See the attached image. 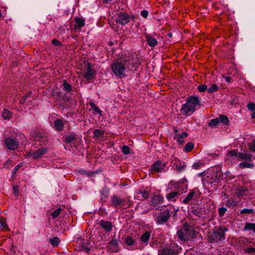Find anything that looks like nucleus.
Wrapping results in <instances>:
<instances>
[{
	"instance_id": "nucleus-1",
	"label": "nucleus",
	"mask_w": 255,
	"mask_h": 255,
	"mask_svg": "<svg viewBox=\"0 0 255 255\" xmlns=\"http://www.w3.org/2000/svg\"><path fill=\"white\" fill-rule=\"evenodd\" d=\"M111 68L114 74L118 78L126 76L128 71L132 70L134 67V59L128 54L115 60L111 65Z\"/></svg>"
},
{
	"instance_id": "nucleus-2",
	"label": "nucleus",
	"mask_w": 255,
	"mask_h": 255,
	"mask_svg": "<svg viewBox=\"0 0 255 255\" xmlns=\"http://www.w3.org/2000/svg\"><path fill=\"white\" fill-rule=\"evenodd\" d=\"M227 231V228L224 226L219 227H216L208 232L207 235L208 241L212 243H222L225 240V233Z\"/></svg>"
},
{
	"instance_id": "nucleus-3",
	"label": "nucleus",
	"mask_w": 255,
	"mask_h": 255,
	"mask_svg": "<svg viewBox=\"0 0 255 255\" xmlns=\"http://www.w3.org/2000/svg\"><path fill=\"white\" fill-rule=\"evenodd\" d=\"M200 100L196 96H190L186 100L185 104H183L180 110L181 113L184 116H190L196 110L197 106L200 107Z\"/></svg>"
},
{
	"instance_id": "nucleus-4",
	"label": "nucleus",
	"mask_w": 255,
	"mask_h": 255,
	"mask_svg": "<svg viewBox=\"0 0 255 255\" xmlns=\"http://www.w3.org/2000/svg\"><path fill=\"white\" fill-rule=\"evenodd\" d=\"M197 232L195 231L192 226L185 223L182 230L177 232L178 238L182 241H186L190 239L196 237Z\"/></svg>"
},
{
	"instance_id": "nucleus-5",
	"label": "nucleus",
	"mask_w": 255,
	"mask_h": 255,
	"mask_svg": "<svg viewBox=\"0 0 255 255\" xmlns=\"http://www.w3.org/2000/svg\"><path fill=\"white\" fill-rule=\"evenodd\" d=\"M170 211L168 209L161 212L155 218L156 223L158 225H162L167 222L170 217Z\"/></svg>"
},
{
	"instance_id": "nucleus-6",
	"label": "nucleus",
	"mask_w": 255,
	"mask_h": 255,
	"mask_svg": "<svg viewBox=\"0 0 255 255\" xmlns=\"http://www.w3.org/2000/svg\"><path fill=\"white\" fill-rule=\"evenodd\" d=\"M199 197V191L197 189H194L191 191L189 192L187 196L183 200V203L184 204H189L192 200H194Z\"/></svg>"
},
{
	"instance_id": "nucleus-7",
	"label": "nucleus",
	"mask_w": 255,
	"mask_h": 255,
	"mask_svg": "<svg viewBox=\"0 0 255 255\" xmlns=\"http://www.w3.org/2000/svg\"><path fill=\"white\" fill-rule=\"evenodd\" d=\"M110 202L111 206L114 207L123 206L127 205L125 199L121 198L119 196L115 195L111 197Z\"/></svg>"
},
{
	"instance_id": "nucleus-8",
	"label": "nucleus",
	"mask_w": 255,
	"mask_h": 255,
	"mask_svg": "<svg viewBox=\"0 0 255 255\" xmlns=\"http://www.w3.org/2000/svg\"><path fill=\"white\" fill-rule=\"evenodd\" d=\"M5 144L9 150H14L18 148L19 142L16 139L10 137L5 139Z\"/></svg>"
},
{
	"instance_id": "nucleus-9",
	"label": "nucleus",
	"mask_w": 255,
	"mask_h": 255,
	"mask_svg": "<svg viewBox=\"0 0 255 255\" xmlns=\"http://www.w3.org/2000/svg\"><path fill=\"white\" fill-rule=\"evenodd\" d=\"M191 213L198 217L207 218L205 208L200 206H196L193 207L191 210Z\"/></svg>"
},
{
	"instance_id": "nucleus-10",
	"label": "nucleus",
	"mask_w": 255,
	"mask_h": 255,
	"mask_svg": "<svg viewBox=\"0 0 255 255\" xmlns=\"http://www.w3.org/2000/svg\"><path fill=\"white\" fill-rule=\"evenodd\" d=\"M47 151L46 148H39L35 151H31L28 153L29 156H31L34 159H38L44 155Z\"/></svg>"
},
{
	"instance_id": "nucleus-11",
	"label": "nucleus",
	"mask_w": 255,
	"mask_h": 255,
	"mask_svg": "<svg viewBox=\"0 0 255 255\" xmlns=\"http://www.w3.org/2000/svg\"><path fill=\"white\" fill-rule=\"evenodd\" d=\"M165 166V162L157 160L152 165L150 170L156 172H160L163 170Z\"/></svg>"
},
{
	"instance_id": "nucleus-12",
	"label": "nucleus",
	"mask_w": 255,
	"mask_h": 255,
	"mask_svg": "<svg viewBox=\"0 0 255 255\" xmlns=\"http://www.w3.org/2000/svg\"><path fill=\"white\" fill-rule=\"evenodd\" d=\"M160 255H177V251L173 248H164L159 251Z\"/></svg>"
},
{
	"instance_id": "nucleus-13",
	"label": "nucleus",
	"mask_w": 255,
	"mask_h": 255,
	"mask_svg": "<svg viewBox=\"0 0 255 255\" xmlns=\"http://www.w3.org/2000/svg\"><path fill=\"white\" fill-rule=\"evenodd\" d=\"M236 195L238 198H243L248 195L249 192L245 187H239L236 189Z\"/></svg>"
},
{
	"instance_id": "nucleus-14",
	"label": "nucleus",
	"mask_w": 255,
	"mask_h": 255,
	"mask_svg": "<svg viewBox=\"0 0 255 255\" xmlns=\"http://www.w3.org/2000/svg\"><path fill=\"white\" fill-rule=\"evenodd\" d=\"M85 25V20L81 17H76L75 18L74 28L81 30V28Z\"/></svg>"
},
{
	"instance_id": "nucleus-15",
	"label": "nucleus",
	"mask_w": 255,
	"mask_h": 255,
	"mask_svg": "<svg viewBox=\"0 0 255 255\" xmlns=\"http://www.w3.org/2000/svg\"><path fill=\"white\" fill-rule=\"evenodd\" d=\"M100 225L107 232H110L112 230L113 225L111 222L105 221L101 220L100 223Z\"/></svg>"
},
{
	"instance_id": "nucleus-16",
	"label": "nucleus",
	"mask_w": 255,
	"mask_h": 255,
	"mask_svg": "<svg viewBox=\"0 0 255 255\" xmlns=\"http://www.w3.org/2000/svg\"><path fill=\"white\" fill-rule=\"evenodd\" d=\"M180 195V193L178 191H171L166 194V197L169 201L175 202L176 201Z\"/></svg>"
},
{
	"instance_id": "nucleus-17",
	"label": "nucleus",
	"mask_w": 255,
	"mask_h": 255,
	"mask_svg": "<svg viewBox=\"0 0 255 255\" xmlns=\"http://www.w3.org/2000/svg\"><path fill=\"white\" fill-rule=\"evenodd\" d=\"M115 19H113V17L111 18L110 22L116 21V23H120L121 24H125L129 21L130 17H116Z\"/></svg>"
},
{
	"instance_id": "nucleus-18",
	"label": "nucleus",
	"mask_w": 255,
	"mask_h": 255,
	"mask_svg": "<svg viewBox=\"0 0 255 255\" xmlns=\"http://www.w3.org/2000/svg\"><path fill=\"white\" fill-rule=\"evenodd\" d=\"M255 158L251 153L239 152V158L241 160H244L246 162H250L251 161L252 158L254 159Z\"/></svg>"
},
{
	"instance_id": "nucleus-19",
	"label": "nucleus",
	"mask_w": 255,
	"mask_h": 255,
	"mask_svg": "<svg viewBox=\"0 0 255 255\" xmlns=\"http://www.w3.org/2000/svg\"><path fill=\"white\" fill-rule=\"evenodd\" d=\"M95 73L91 68V66L88 64V67L87 68L86 72L84 75V77L86 78L87 80H90L94 78V75Z\"/></svg>"
},
{
	"instance_id": "nucleus-20",
	"label": "nucleus",
	"mask_w": 255,
	"mask_h": 255,
	"mask_svg": "<svg viewBox=\"0 0 255 255\" xmlns=\"http://www.w3.org/2000/svg\"><path fill=\"white\" fill-rule=\"evenodd\" d=\"M163 197L159 195L154 196L152 199L151 205L153 207H156L162 203Z\"/></svg>"
},
{
	"instance_id": "nucleus-21",
	"label": "nucleus",
	"mask_w": 255,
	"mask_h": 255,
	"mask_svg": "<svg viewBox=\"0 0 255 255\" xmlns=\"http://www.w3.org/2000/svg\"><path fill=\"white\" fill-rule=\"evenodd\" d=\"M239 153H238L235 150L228 151L227 153V157L229 160H233L239 158Z\"/></svg>"
},
{
	"instance_id": "nucleus-22",
	"label": "nucleus",
	"mask_w": 255,
	"mask_h": 255,
	"mask_svg": "<svg viewBox=\"0 0 255 255\" xmlns=\"http://www.w3.org/2000/svg\"><path fill=\"white\" fill-rule=\"evenodd\" d=\"M249 242V241L247 238L242 237L238 238L236 240V243L239 247L241 248L243 246H247Z\"/></svg>"
},
{
	"instance_id": "nucleus-23",
	"label": "nucleus",
	"mask_w": 255,
	"mask_h": 255,
	"mask_svg": "<svg viewBox=\"0 0 255 255\" xmlns=\"http://www.w3.org/2000/svg\"><path fill=\"white\" fill-rule=\"evenodd\" d=\"M150 235L151 232L149 231H146L140 236V239L142 243L147 245Z\"/></svg>"
},
{
	"instance_id": "nucleus-24",
	"label": "nucleus",
	"mask_w": 255,
	"mask_h": 255,
	"mask_svg": "<svg viewBox=\"0 0 255 255\" xmlns=\"http://www.w3.org/2000/svg\"><path fill=\"white\" fill-rule=\"evenodd\" d=\"M245 231H252L255 233V223H246L244 227Z\"/></svg>"
},
{
	"instance_id": "nucleus-25",
	"label": "nucleus",
	"mask_w": 255,
	"mask_h": 255,
	"mask_svg": "<svg viewBox=\"0 0 255 255\" xmlns=\"http://www.w3.org/2000/svg\"><path fill=\"white\" fill-rule=\"evenodd\" d=\"M54 126L56 129L59 131H61L63 130L64 127V123L61 120L57 119L54 122Z\"/></svg>"
},
{
	"instance_id": "nucleus-26",
	"label": "nucleus",
	"mask_w": 255,
	"mask_h": 255,
	"mask_svg": "<svg viewBox=\"0 0 255 255\" xmlns=\"http://www.w3.org/2000/svg\"><path fill=\"white\" fill-rule=\"evenodd\" d=\"M175 167H176V170L178 172H182L185 170L186 167V165L184 162L179 161V162L176 164Z\"/></svg>"
},
{
	"instance_id": "nucleus-27",
	"label": "nucleus",
	"mask_w": 255,
	"mask_h": 255,
	"mask_svg": "<svg viewBox=\"0 0 255 255\" xmlns=\"http://www.w3.org/2000/svg\"><path fill=\"white\" fill-rule=\"evenodd\" d=\"M146 39L148 44L151 47L155 46L157 44V40L154 38L150 36H146Z\"/></svg>"
},
{
	"instance_id": "nucleus-28",
	"label": "nucleus",
	"mask_w": 255,
	"mask_h": 255,
	"mask_svg": "<svg viewBox=\"0 0 255 255\" xmlns=\"http://www.w3.org/2000/svg\"><path fill=\"white\" fill-rule=\"evenodd\" d=\"M220 124L219 120L217 118L212 119L208 123V125L212 128H215Z\"/></svg>"
},
{
	"instance_id": "nucleus-29",
	"label": "nucleus",
	"mask_w": 255,
	"mask_h": 255,
	"mask_svg": "<svg viewBox=\"0 0 255 255\" xmlns=\"http://www.w3.org/2000/svg\"><path fill=\"white\" fill-rule=\"evenodd\" d=\"M104 130L100 129H97L94 131L93 136L94 138H100L104 136Z\"/></svg>"
},
{
	"instance_id": "nucleus-30",
	"label": "nucleus",
	"mask_w": 255,
	"mask_h": 255,
	"mask_svg": "<svg viewBox=\"0 0 255 255\" xmlns=\"http://www.w3.org/2000/svg\"><path fill=\"white\" fill-rule=\"evenodd\" d=\"M218 119L219 120V123H222L225 125H227L229 123V120L226 116L220 115Z\"/></svg>"
},
{
	"instance_id": "nucleus-31",
	"label": "nucleus",
	"mask_w": 255,
	"mask_h": 255,
	"mask_svg": "<svg viewBox=\"0 0 255 255\" xmlns=\"http://www.w3.org/2000/svg\"><path fill=\"white\" fill-rule=\"evenodd\" d=\"M89 105L91 107L92 109L94 110L95 112L98 114L101 115L102 114V111L100 110L99 108L93 102L90 101L89 102Z\"/></svg>"
},
{
	"instance_id": "nucleus-32",
	"label": "nucleus",
	"mask_w": 255,
	"mask_h": 255,
	"mask_svg": "<svg viewBox=\"0 0 255 255\" xmlns=\"http://www.w3.org/2000/svg\"><path fill=\"white\" fill-rule=\"evenodd\" d=\"M76 135L75 133H71L67 135L65 138V141L67 143H70L75 140Z\"/></svg>"
},
{
	"instance_id": "nucleus-33",
	"label": "nucleus",
	"mask_w": 255,
	"mask_h": 255,
	"mask_svg": "<svg viewBox=\"0 0 255 255\" xmlns=\"http://www.w3.org/2000/svg\"><path fill=\"white\" fill-rule=\"evenodd\" d=\"M2 117L4 120H9L11 117V113L7 109H3Z\"/></svg>"
},
{
	"instance_id": "nucleus-34",
	"label": "nucleus",
	"mask_w": 255,
	"mask_h": 255,
	"mask_svg": "<svg viewBox=\"0 0 255 255\" xmlns=\"http://www.w3.org/2000/svg\"><path fill=\"white\" fill-rule=\"evenodd\" d=\"M238 166L240 168L244 169L246 168H252L254 166V165L252 163L243 162L240 163Z\"/></svg>"
},
{
	"instance_id": "nucleus-35",
	"label": "nucleus",
	"mask_w": 255,
	"mask_h": 255,
	"mask_svg": "<svg viewBox=\"0 0 255 255\" xmlns=\"http://www.w3.org/2000/svg\"><path fill=\"white\" fill-rule=\"evenodd\" d=\"M0 230L4 231L8 230L7 225L4 218L0 219Z\"/></svg>"
},
{
	"instance_id": "nucleus-36",
	"label": "nucleus",
	"mask_w": 255,
	"mask_h": 255,
	"mask_svg": "<svg viewBox=\"0 0 255 255\" xmlns=\"http://www.w3.org/2000/svg\"><path fill=\"white\" fill-rule=\"evenodd\" d=\"M219 88V86L217 84H212L211 87L208 88V92L209 93H213L218 91Z\"/></svg>"
},
{
	"instance_id": "nucleus-37",
	"label": "nucleus",
	"mask_w": 255,
	"mask_h": 255,
	"mask_svg": "<svg viewBox=\"0 0 255 255\" xmlns=\"http://www.w3.org/2000/svg\"><path fill=\"white\" fill-rule=\"evenodd\" d=\"M194 147V144L191 142H188L186 143L184 147V151L186 152L191 151Z\"/></svg>"
},
{
	"instance_id": "nucleus-38",
	"label": "nucleus",
	"mask_w": 255,
	"mask_h": 255,
	"mask_svg": "<svg viewBox=\"0 0 255 255\" xmlns=\"http://www.w3.org/2000/svg\"><path fill=\"white\" fill-rule=\"evenodd\" d=\"M225 205L228 207H233L237 204L236 201L234 200H228L225 202Z\"/></svg>"
},
{
	"instance_id": "nucleus-39",
	"label": "nucleus",
	"mask_w": 255,
	"mask_h": 255,
	"mask_svg": "<svg viewBox=\"0 0 255 255\" xmlns=\"http://www.w3.org/2000/svg\"><path fill=\"white\" fill-rule=\"evenodd\" d=\"M125 242H126V243L128 246H131V245H134L135 242V241L134 240V239L131 237H128L126 239Z\"/></svg>"
},
{
	"instance_id": "nucleus-40",
	"label": "nucleus",
	"mask_w": 255,
	"mask_h": 255,
	"mask_svg": "<svg viewBox=\"0 0 255 255\" xmlns=\"http://www.w3.org/2000/svg\"><path fill=\"white\" fill-rule=\"evenodd\" d=\"M188 136V134L186 132L184 131L181 133V134H180L179 135H177V140L180 143H182V141L181 140V139L187 137Z\"/></svg>"
},
{
	"instance_id": "nucleus-41",
	"label": "nucleus",
	"mask_w": 255,
	"mask_h": 255,
	"mask_svg": "<svg viewBox=\"0 0 255 255\" xmlns=\"http://www.w3.org/2000/svg\"><path fill=\"white\" fill-rule=\"evenodd\" d=\"M245 252L251 255L255 254V245L254 247H248L245 249Z\"/></svg>"
},
{
	"instance_id": "nucleus-42",
	"label": "nucleus",
	"mask_w": 255,
	"mask_h": 255,
	"mask_svg": "<svg viewBox=\"0 0 255 255\" xmlns=\"http://www.w3.org/2000/svg\"><path fill=\"white\" fill-rule=\"evenodd\" d=\"M254 213L253 209H243L240 211L241 214H251Z\"/></svg>"
},
{
	"instance_id": "nucleus-43",
	"label": "nucleus",
	"mask_w": 255,
	"mask_h": 255,
	"mask_svg": "<svg viewBox=\"0 0 255 255\" xmlns=\"http://www.w3.org/2000/svg\"><path fill=\"white\" fill-rule=\"evenodd\" d=\"M59 242H60V240L57 237L53 238L50 240V243L52 244V245L53 246H54V247L57 246L59 244Z\"/></svg>"
},
{
	"instance_id": "nucleus-44",
	"label": "nucleus",
	"mask_w": 255,
	"mask_h": 255,
	"mask_svg": "<svg viewBox=\"0 0 255 255\" xmlns=\"http://www.w3.org/2000/svg\"><path fill=\"white\" fill-rule=\"evenodd\" d=\"M63 88L64 89L70 92L71 91L72 88L71 85H70L66 80L63 81Z\"/></svg>"
},
{
	"instance_id": "nucleus-45",
	"label": "nucleus",
	"mask_w": 255,
	"mask_h": 255,
	"mask_svg": "<svg viewBox=\"0 0 255 255\" xmlns=\"http://www.w3.org/2000/svg\"><path fill=\"white\" fill-rule=\"evenodd\" d=\"M227 209L225 207H221L218 209L219 215L220 217H223L227 212Z\"/></svg>"
},
{
	"instance_id": "nucleus-46",
	"label": "nucleus",
	"mask_w": 255,
	"mask_h": 255,
	"mask_svg": "<svg viewBox=\"0 0 255 255\" xmlns=\"http://www.w3.org/2000/svg\"><path fill=\"white\" fill-rule=\"evenodd\" d=\"M122 152L125 154H129V152H130V148L129 147L127 146V145H124L123 147H122Z\"/></svg>"
},
{
	"instance_id": "nucleus-47",
	"label": "nucleus",
	"mask_w": 255,
	"mask_h": 255,
	"mask_svg": "<svg viewBox=\"0 0 255 255\" xmlns=\"http://www.w3.org/2000/svg\"><path fill=\"white\" fill-rule=\"evenodd\" d=\"M61 209L60 208H58L57 210H55L54 212H53L51 214V216H52L53 218H56L59 216L61 212Z\"/></svg>"
},
{
	"instance_id": "nucleus-48",
	"label": "nucleus",
	"mask_w": 255,
	"mask_h": 255,
	"mask_svg": "<svg viewBox=\"0 0 255 255\" xmlns=\"http://www.w3.org/2000/svg\"><path fill=\"white\" fill-rule=\"evenodd\" d=\"M198 90L200 92H204L206 90H208V88L206 85L203 84V85L199 86L198 87Z\"/></svg>"
},
{
	"instance_id": "nucleus-49",
	"label": "nucleus",
	"mask_w": 255,
	"mask_h": 255,
	"mask_svg": "<svg viewBox=\"0 0 255 255\" xmlns=\"http://www.w3.org/2000/svg\"><path fill=\"white\" fill-rule=\"evenodd\" d=\"M248 109L252 112L255 111V104L254 103H250L247 105Z\"/></svg>"
},
{
	"instance_id": "nucleus-50",
	"label": "nucleus",
	"mask_w": 255,
	"mask_h": 255,
	"mask_svg": "<svg viewBox=\"0 0 255 255\" xmlns=\"http://www.w3.org/2000/svg\"><path fill=\"white\" fill-rule=\"evenodd\" d=\"M203 165V164L201 162H195L194 163L193 165H192V167L195 169H198L200 168V167L201 166Z\"/></svg>"
},
{
	"instance_id": "nucleus-51",
	"label": "nucleus",
	"mask_w": 255,
	"mask_h": 255,
	"mask_svg": "<svg viewBox=\"0 0 255 255\" xmlns=\"http://www.w3.org/2000/svg\"><path fill=\"white\" fill-rule=\"evenodd\" d=\"M22 166V163H20L19 164H18L17 166H16L14 169H13L12 171V175H14L17 171L19 169V168Z\"/></svg>"
},
{
	"instance_id": "nucleus-52",
	"label": "nucleus",
	"mask_w": 255,
	"mask_h": 255,
	"mask_svg": "<svg viewBox=\"0 0 255 255\" xmlns=\"http://www.w3.org/2000/svg\"><path fill=\"white\" fill-rule=\"evenodd\" d=\"M249 149L251 151L255 152V140L249 145Z\"/></svg>"
},
{
	"instance_id": "nucleus-53",
	"label": "nucleus",
	"mask_w": 255,
	"mask_h": 255,
	"mask_svg": "<svg viewBox=\"0 0 255 255\" xmlns=\"http://www.w3.org/2000/svg\"><path fill=\"white\" fill-rule=\"evenodd\" d=\"M52 43L53 45L56 46H60L61 45V42L57 39H53L52 40Z\"/></svg>"
},
{
	"instance_id": "nucleus-54",
	"label": "nucleus",
	"mask_w": 255,
	"mask_h": 255,
	"mask_svg": "<svg viewBox=\"0 0 255 255\" xmlns=\"http://www.w3.org/2000/svg\"><path fill=\"white\" fill-rule=\"evenodd\" d=\"M13 191L14 195H18V187L17 186H14L13 187Z\"/></svg>"
},
{
	"instance_id": "nucleus-55",
	"label": "nucleus",
	"mask_w": 255,
	"mask_h": 255,
	"mask_svg": "<svg viewBox=\"0 0 255 255\" xmlns=\"http://www.w3.org/2000/svg\"><path fill=\"white\" fill-rule=\"evenodd\" d=\"M140 194H141L142 197L144 198H147L149 196L148 193L146 191H141L140 192Z\"/></svg>"
},
{
	"instance_id": "nucleus-56",
	"label": "nucleus",
	"mask_w": 255,
	"mask_h": 255,
	"mask_svg": "<svg viewBox=\"0 0 255 255\" xmlns=\"http://www.w3.org/2000/svg\"><path fill=\"white\" fill-rule=\"evenodd\" d=\"M30 94H28L25 97V98H23L20 100V103L21 104H23L26 101V99L28 97H30Z\"/></svg>"
},
{
	"instance_id": "nucleus-57",
	"label": "nucleus",
	"mask_w": 255,
	"mask_h": 255,
	"mask_svg": "<svg viewBox=\"0 0 255 255\" xmlns=\"http://www.w3.org/2000/svg\"><path fill=\"white\" fill-rule=\"evenodd\" d=\"M141 16H147L148 12L146 10H143L140 12Z\"/></svg>"
},
{
	"instance_id": "nucleus-58",
	"label": "nucleus",
	"mask_w": 255,
	"mask_h": 255,
	"mask_svg": "<svg viewBox=\"0 0 255 255\" xmlns=\"http://www.w3.org/2000/svg\"><path fill=\"white\" fill-rule=\"evenodd\" d=\"M11 161H12L11 159H8L6 161V162L5 163V164H4V166H8V165H9V164L11 163Z\"/></svg>"
},
{
	"instance_id": "nucleus-59",
	"label": "nucleus",
	"mask_w": 255,
	"mask_h": 255,
	"mask_svg": "<svg viewBox=\"0 0 255 255\" xmlns=\"http://www.w3.org/2000/svg\"><path fill=\"white\" fill-rule=\"evenodd\" d=\"M104 3H111L113 2L115 0H102Z\"/></svg>"
},
{
	"instance_id": "nucleus-60",
	"label": "nucleus",
	"mask_w": 255,
	"mask_h": 255,
	"mask_svg": "<svg viewBox=\"0 0 255 255\" xmlns=\"http://www.w3.org/2000/svg\"><path fill=\"white\" fill-rule=\"evenodd\" d=\"M225 80H226V82H227L228 83L230 82L231 79V78L230 77H228V76L225 77Z\"/></svg>"
},
{
	"instance_id": "nucleus-61",
	"label": "nucleus",
	"mask_w": 255,
	"mask_h": 255,
	"mask_svg": "<svg viewBox=\"0 0 255 255\" xmlns=\"http://www.w3.org/2000/svg\"><path fill=\"white\" fill-rule=\"evenodd\" d=\"M251 116L252 118H255V111L252 112V113L251 114Z\"/></svg>"
},
{
	"instance_id": "nucleus-62",
	"label": "nucleus",
	"mask_w": 255,
	"mask_h": 255,
	"mask_svg": "<svg viewBox=\"0 0 255 255\" xmlns=\"http://www.w3.org/2000/svg\"><path fill=\"white\" fill-rule=\"evenodd\" d=\"M167 36H168L169 38H171L172 37V34L171 33H169L168 34H167Z\"/></svg>"
},
{
	"instance_id": "nucleus-63",
	"label": "nucleus",
	"mask_w": 255,
	"mask_h": 255,
	"mask_svg": "<svg viewBox=\"0 0 255 255\" xmlns=\"http://www.w3.org/2000/svg\"><path fill=\"white\" fill-rule=\"evenodd\" d=\"M110 243L111 244H113V245H115L116 244V241H113L112 242H111Z\"/></svg>"
},
{
	"instance_id": "nucleus-64",
	"label": "nucleus",
	"mask_w": 255,
	"mask_h": 255,
	"mask_svg": "<svg viewBox=\"0 0 255 255\" xmlns=\"http://www.w3.org/2000/svg\"><path fill=\"white\" fill-rule=\"evenodd\" d=\"M119 16H126V15H125V14H122V15H119ZM127 16H128V15H127Z\"/></svg>"
}]
</instances>
